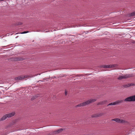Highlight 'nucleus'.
<instances>
[{"label": "nucleus", "instance_id": "obj_1", "mask_svg": "<svg viewBox=\"0 0 135 135\" xmlns=\"http://www.w3.org/2000/svg\"><path fill=\"white\" fill-rule=\"evenodd\" d=\"M135 15V12H133L127 15V22H128V20H130L131 18V17Z\"/></svg>", "mask_w": 135, "mask_h": 135}, {"label": "nucleus", "instance_id": "obj_2", "mask_svg": "<svg viewBox=\"0 0 135 135\" xmlns=\"http://www.w3.org/2000/svg\"><path fill=\"white\" fill-rule=\"evenodd\" d=\"M135 101V95L127 98V101Z\"/></svg>", "mask_w": 135, "mask_h": 135}, {"label": "nucleus", "instance_id": "obj_3", "mask_svg": "<svg viewBox=\"0 0 135 135\" xmlns=\"http://www.w3.org/2000/svg\"><path fill=\"white\" fill-rule=\"evenodd\" d=\"M103 114V113H97L92 115L91 117L92 118L98 117L102 116Z\"/></svg>", "mask_w": 135, "mask_h": 135}, {"label": "nucleus", "instance_id": "obj_4", "mask_svg": "<svg viewBox=\"0 0 135 135\" xmlns=\"http://www.w3.org/2000/svg\"><path fill=\"white\" fill-rule=\"evenodd\" d=\"M125 101H127V98H126L124 100ZM124 101L123 100H117L115 102V105H118L120 104V103H122Z\"/></svg>", "mask_w": 135, "mask_h": 135}, {"label": "nucleus", "instance_id": "obj_5", "mask_svg": "<svg viewBox=\"0 0 135 135\" xmlns=\"http://www.w3.org/2000/svg\"><path fill=\"white\" fill-rule=\"evenodd\" d=\"M25 77V76H22L15 78V79L16 80H20L22 79Z\"/></svg>", "mask_w": 135, "mask_h": 135}, {"label": "nucleus", "instance_id": "obj_6", "mask_svg": "<svg viewBox=\"0 0 135 135\" xmlns=\"http://www.w3.org/2000/svg\"><path fill=\"white\" fill-rule=\"evenodd\" d=\"M116 66L115 65H104L103 67L105 68H110L112 67H114Z\"/></svg>", "mask_w": 135, "mask_h": 135}, {"label": "nucleus", "instance_id": "obj_7", "mask_svg": "<svg viewBox=\"0 0 135 135\" xmlns=\"http://www.w3.org/2000/svg\"><path fill=\"white\" fill-rule=\"evenodd\" d=\"M15 114V112H12L11 113H8L6 114L8 118H9L13 116Z\"/></svg>", "mask_w": 135, "mask_h": 135}, {"label": "nucleus", "instance_id": "obj_8", "mask_svg": "<svg viewBox=\"0 0 135 135\" xmlns=\"http://www.w3.org/2000/svg\"><path fill=\"white\" fill-rule=\"evenodd\" d=\"M107 102V100H103V101L100 102L97 104L98 105H103L106 103Z\"/></svg>", "mask_w": 135, "mask_h": 135}, {"label": "nucleus", "instance_id": "obj_9", "mask_svg": "<svg viewBox=\"0 0 135 135\" xmlns=\"http://www.w3.org/2000/svg\"><path fill=\"white\" fill-rule=\"evenodd\" d=\"M84 105L85 106H86V105L89 104L90 103V100H88L86 101L85 102H84Z\"/></svg>", "mask_w": 135, "mask_h": 135}, {"label": "nucleus", "instance_id": "obj_10", "mask_svg": "<svg viewBox=\"0 0 135 135\" xmlns=\"http://www.w3.org/2000/svg\"><path fill=\"white\" fill-rule=\"evenodd\" d=\"M126 78V76H120L119 77L117 78V79L118 80H121L123 79H125Z\"/></svg>", "mask_w": 135, "mask_h": 135}, {"label": "nucleus", "instance_id": "obj_11", "mask_svg": "<svg viewBox=\"0 0 135 135\" xmlns=\"http://www.w3.org/2000/svg\"><path fill=\"white\" fill-rule=\"evenodd\" d=\"M7 118H8L7 116V115L6 114L3 116L1 119H0V121L4 120Z\"/></svg>", "mask_w": 135, "mask_h": 135}, {"label": "nucleus", "instance_id": "obj_12", "mask_svg": "<svg viewBox=\"0 0 135 135\" xmlns=\"http://www.w3.org/2000/svg\"><path fill=\"white\" fill-rule=\"evenodd\" d=\"M120 119L118 118H115L113 119H112V121H115L116 122L118 123H119Z\"/></svg>", "mask_w": 135, "mask_h": 135}, {"label": "nucleus", "instance_id": "obj_13", "mask_svg": "<svg viewBox=\"0 0 135 135\" xmlns=\"http://www.w3.org/2000/svg\"><path fill=\"white\" fill-rule=\"evenodd\" d=\"M63 130V129H60L57 130L56 131L54 132V133L56 134L57 133H59L61 132Z\"/></svg>", "mask_w": 135, "mask_h": 135}, {"label": "nucleus", "instance_id": "obj_14", "mask_svg": "<svg viewBox=\"0 0 135 135\" xmlns=\"http://www.w3.org/2000/svg\"><path fill=\"white\" fill-rule=\"evenodd\" d=\"M85 106L84 103V102L81 103L76 106V107H81Z\"/></svg>", "mask_w": 135, "mask_h": 135}, {"label": "nucleus", "instance_id": "obj_15", "mask_svg": "<svg viewBox=\"0 0 135 135\" xmlns=\"http://www.w3.org/2000/svg\"><path fill=\"white\" fill-rule=\"evenodd\" d=\"M126 122V120L123 119H120L119 123L124 124Z\"/></svg>", "mask_w": 135, "mask_h": 135}, {"label": "nucleus", "instance_id": "obj_16", "mask_svg": "<svg viewBox=\"0 0 135 135\" xmlns=\"http://www.w3.org/2000/svg\"><path fill=\"white\" fill-rule=\"evenodd\" d=\"M89 100L90 102V103H91L95 102L97 100V99H89Z\"/></svg>", "mask_w": 135, "mask_h": 135}, {"label": "nucleus", "instance_id": "obj_17", "mask_svg": "<svg viewBox=\"0 0 135 135\" xmlns=\"http://www.w3.org/2000/svg\"><path fill=\"white\" fill-rule=\"evenodd\" d=\"M115 102H114L113 103H109L108 105V106L109 105H115Z\"/></svg>", "mask_w": 135, "mask_h": 135}, {"label": "nucleus", "instance_id": "obj_18", "mask_svg": "<svg viewBox=\"0 0 135 135\" xmlns=\"http://www.w3.org/2000/svg\"><path fill=\"white\" fill-rule=\"evenodd\" d=\"M133 85H134L133 84L131 83V84H127V87H129V86H132Z\"/></svg>", "mask_w": 135, "mask_h": 135}, {"label": "nucleus", "instance_id": "obj_19", "mask_svg": "<svg viewBox=\"0 0 135 135\" xmlns=\"http://www.w3.org/2000/svg\"><path fill=\"white\" fill-rule=\"evenodd\" d=\"M29 32L28 31H24L23 32H22L21 33H20L21 34H24V33H27Z\"/></svg>", "mask_w": 135, "mask_h": 135}, {"label": "nucleus", "instance_id": "obj_20", "mask_svg": "<svg viewBox=\"0 0 135 135\" xmlns=\"http://www.w3.org/2000/svg\"><path fill=\"white\" fill-rule=\"evenodd\" d=\"M67 93L66 91H65V95H67Z\"/></svg>", "mask_w": 135, "mask_h": 135}, {"label": "nucleus", "instance_id": "obj_21", "mask_svg": "<svg viewBox=\"0 0 135 135\" xmlns=\"http://www.w3.org/2000/svg\"><path fill=\"white\" fill-rule=\"evenodd\" d=\"M131 76H128H128L127 75V78H128V77H130Z\"/></svg>", "mask_w": 135, "mask_h": 135}, {"label": "nucleus", "instance_id": "obj_22", "mask_svg": "<svg viewBox=\"0 0 135 135\" xmlns=\"http://www.w3.org/2000/svg\"><path fill=\"white\" fill-rule=\"evenodd\" d=\"M124 87H125V88H126V85H125L124 86Z\"/></svg>", "mask_w": 135, "mask_h": 135}, {"label": "nucleus", "instance_id": "obj_23", "mask_svg": "<svg viewBox=\"0 0 135 135\" xmlns=\"http://www.w3.org/2000/svg\"><path fill=\"white\" fill-rule=\"evenodd\" d=\"M4 1V0H0V1Z\"/></svg>", "mask_w": 135, "mask_h": 135}]
</instances>
